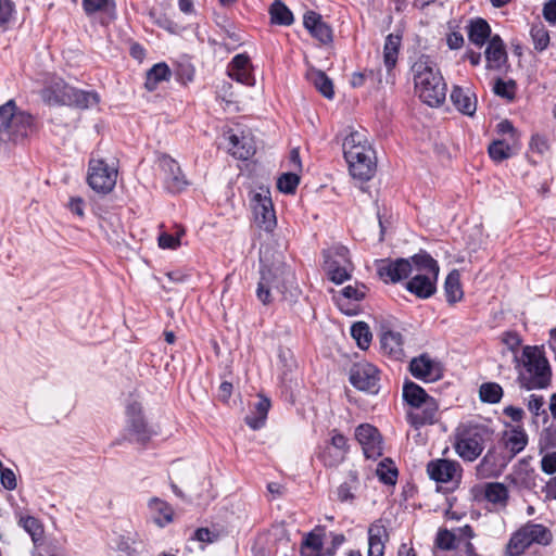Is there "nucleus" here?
<instances>
[{"label": "nucleus", "instance_id": "4", "mask_svg": "<svg viewBox=\"0 0 556 556\" xmlns=\"http://www.w3.org/2000/svg\"><path fill=\"white\" fill-rule=\"evenodd\" d=\"M414 273L406 282V289L419 299H429L437 291L439 276L438 262L427 252H420L412 256Z\"/></svg>", "mask_w": 556, "mask_h": 556}, {"label": "nucleus", "instance_id": "56", "mask_svg": "<svg viewBox=\"0 0 556 556\" xmlns=\"http://www.w3.org/2000/svg\"><path fill=\"white\" fill-rule=\"evenodd\" d=\"M185 233L182 228H179L176 235L162 233L159 237V245L162 249H176L180 245V237Z\"/></svg>", "mask_w": 556, "mask_h": 556}, {"label": "nucleus", "instance_id": "44", "mask_svg": "<svg viewBox=\"0 0 556 556\" xmlns=\"http://www.w3.org/2000/svg\"><path fill=\"white\" fill-rule=\"evenodd\" d=\"M503 394V388L496 382H484L479 388V396L483 403L496 404Z\"/></svg>", "mask_w": 556, "mask_h": 556}, {"label": "nucleus", "instance_id": "30", "mask_svg": "<svg viewBox=\"0 0 556 556\" xmlns=\"http://www.w3.org/2000/svg\"><path fill=\"white\" fill-rule=\"evenodd\" d=\"M484 55L489 68L498 70L506 62L507 52L500 35H494L490 38Z\"/></svg>", "mask_w": 556, "mask_h": 556}, {"label": "nucleus", "instance_id": "60", "mask_svg": "<svg viewBox=\"0 0 556 556\" xmlns=\"http://www.w3.org/2000/svg\"><path fill=\"white\" fill-rule=\"evenodd\" d=\"M217 534L207 528H199L193 534V539L202 543H213L217 539Z\"/></svg>", "mask_w": 556, "mask_h": 556}, {"label": "nucleus", "instance_id": "22", "mask_svg": "<svg viewBox=\"0 0 556 556\" xmlns=\"http://www.w3.org/2000/svg\"><path fill=\"white\" fill-rule=\"evenodd\" d=\"M460 465L455 460L434 459L428 463L427 472L429 477L440 483L452 482L460 477Z\"/></svg>", "mask_w": 556, "mask_h": 556}, {"label": "nucleus", "instance_id": "63", "mask_svg": "<svg viewBox=\"0 0 556 556\" xmlns=\"http://www.w3.org/2000/svg\"><path fill=\"white\" fill-rule=\"evenodd\" d=\"M13 12L12 3L9 0H0V25L7 23Z\"/></svg>", "mask_w": 556, "mask_h": 556}, {"label": "nucleus", "instance_id": "1", "mask_svg": "<svg viewBox=\"0 0 556 556\" xmlns=\"http://www.w3.org/2000/svg\"><path fill=\"white\" fill-rule=\"evenodd\" d=\"M415 90L429 106H440L446 98V84L429 55H420L413 64Z\"/></svg>", "mask_w": 556, "mask_h": 556}, {"label": "nucleus", "instance_id": "46", "mask_svg": "<svg viewBox=\"0 0 556 556\" xmlns=\"http://www.w3.org/2000/svg\"><path fill=\"white\" fill-rule=\"evenodd\" d=\"M358 486V476L356 471L351 470L348 475V479L340 484L338 488V498L341 502H348L354 500V491Z\"/></svg>", "mask_w": 556, "mask_h": 556}, {"label": "nucleus", "instance_id": "24", "mask_svg": "<svg viewBox=\"0 0 556 556\" xmlns=\"http://www.w3.org/2000/svg\"><path fill=\"white\" fill-rule=\"evenodd\" d=\"M410 374L424 381H437L442 377V368L439 363L422 354L412 359L409 364Z\"/></svg>", "mask_w": 556, "mask_h": 556}, {"label": "nucleus", "instance_id": "49", "mask_svg": "<svg viewBox=\"0 0 556 556\" xmlns=\"http://www.w3.org/2000/svg\"><path fill=\"white\" fill-rule=\"evenodd\" d=\"M538 444L540 453L556 447V422L552 421L549 426L542 429Z\"/></svg>", "mask_w": 556, "mask_h": 556}, {"label": "nucleus", "instance_id": "36", "mask_svg": "<svg viewBox=\"0 0 556 556\" xmlns=\"http://www.w3.org/2000/svg\"><path fill=\"white\" fill-rule=\"evenodd\" d=\"M403 397L414 409L420 408L422 403L432 399L420 386L412 381L405 382L403 387Z\"/></svg>", "mask_w": 556, "mask_h": 556}, {"label": "nucleus", "instance_id": "23", "mask_svg": "<svg viewBox=\"0 0 556 556\" xmlns=\"http://www.w3.org/2000/svg\"><path fill=\"white\" fill-rule=\"evenodd\" d=\"M367 291L368 288L364 283L355 282L354 285H349L340 291L334 292L333 300L342 313L353 315L355 314V309L350 306V303L362 301L366 296Z\"/></svg>", "mask_w": 556, "mask_h": 556}, {"label": "nucleus", "instance_id": "51", "mask_svg": "<svg viewBox=\"0 0 556 556\" xmlns=\"http://www.w3.org/2000/svg\"><path fill=\"white\" fill-rule=\"evenodd\" d=\"M489 155L495 162H502L511 156V148L503 140H495L489 146Z\"/></svg>", "mask_w": 556, "mask_h": 556}, {"label": "nucleus", "instance_id": "16", "mask_svg": "<svg viewBox=\"0 0 556 556\" xmlns=\"http://www.w3.org/2000/svg\"><path fill=\"white\" fill-rule=\"evenodd\" d=\"M159 166L162 169L165 188L172 193L181 192L188 185L179 164L169 155L159 157Z\"/></svg>", "mask_w": 556, "mask_h": 556}, {"label": "nucleus", "instance_id": "35", "mask_svg": "<svg viewBox=\"0 0 556 556\" xmlns=\"http://www.w3.org/2000/svg\"><path fill=\"white\" fill-rule=\"evenodd\" d=\"M269 407L270 401L265 396H260L251 414L245 417L247 425L253 430L261 429L265 425Z\"/></svg>", "mask_w": 556, "mask_h": 556}, {"label": "nucleus", "instance_id": "50", "mask_svg": "<svg viewBox=\"0 0 556 556\" xmlns=\"http://www.w3.org/2000/svg\"><path fill=\"white\" fill-rule=\"evenodd\" d=\"M516 89H517L516 83L511 79L504 80L502 78H497L493 86V92L496 96H498L503 99H506L508 101H513L515 99Z\"/></svg>", "mask_w": 556, "mask_h": 556}, {"label": "nucleus", "instance_id": "52", "mask_svg": "<svg viewBox=\"0 0 556 556\" xmlns=\"http://www.w3.org/2000/svg\"><path fill=\"white\" fill-rule=\"evenodd\" d=\"M299 182L300 178L295 173H285L278 178L277 188L283 193L292 194Z\"/></svg>", "mask_w": 556, "mask_h": 556}, {"label": "nucleus", "instance_id": "62", "mask_svg": "<svg viewBox=\"0 0 556 556\" xmlns=\"http://www.w3.org/2000/svg\"><path fill=\"white\" fill-rule=\"evenodd\" d=\"M543 16L547 22L556 24V0H549L544 4Z\"/></svg>", "mask_w": 556, "mask_h": 556}, {"label": "nucleus", "instance_id": "47", "mask_svg": "<svg viewBox=\"0 0 556 556\" xmlns=\"http://www.w3.org/2000/svg\"><path fill=\"white\" fill-rule=\"evenodd\" d=\"M544 397L539 394H531L527 400V408L532 414L533 422H536V418L543 417V421L546 422L548 419V414L544 408Z\"/></svg>", "mask_w": 556, "mask_h": 556}, {"label": "nucleus", "instance_id": "55", "mask_svg": "<svg viewBox=\"0 0 556 556\" xmlns=\"http://www.w3.org/2000/svg\"><path fill=\"white\" fill-rule=\"evenodd\" d=\"M323 549V540L319 535L309 533L301 547V554L303 556H308L309 553H319Z\"/></svg>", "mask_w": 556, "mask_h": 556}, {"label": "nucleus", "instance_id": "17", "mask_svg": "<svg viewBox=\"0 0 556 556\" xmlns=\"http://www.w3.org/2000/svg\"><path fill=\"white\" fill-rule=\"evenodd\" d=\"M529 437L521 425L505 430L498 440V447L502 453L511 460L521 453L528 445Z\"/></svg>", "mask_w": 556, "mask_h": 556}, {"label": "nucleus", "instance_id": "27", "mask_svg": "<svg viewBox=\"0 0 556 556\" xmlns=\"http://www.w3.org/2000/svg\"><path fill=\"white\" fill-rule=\"evenodd\" d=\"M438 410L439 405L437 401L433 397L427 400L420 405V408H415L407 414L408 422L415 428L432 425L437 421Z\"/></svg>", "mask_w": 556, "mask_h": 556}, {"label": "nucleus", "instance_id": "53", "mask_svg": "<svg viewBox=\"0 0 556 556\" xmlns=\"http://www.w3.org/2000/svg\"><path fill=\"white\" fill-rule=\"evenodd\" d=\"M83 7L87 14H93L99 11L110 12L115 4L113 0H83Z\"/></svg>", "mask_w": 556, "mask_h": 556}, {"label": "nucleus", "instance_id": "6", "mask_svg": "<svg viewBox=\"0 0 556 556\" xmlns=\"http://www.w3.org/2000/svg\"><path fill=\"white\" fill-rule=\"evenodd\" d=\"M261 277L257 283L256 296L264 305H268L273 302L271 289L283 293L294 277L293 273L283 262L277 261L267 265L261 260Z\"/></svg>", "mask_w": 556, "mask_h": 556}, {"label": "nucleus", "instance_id": "21", "mask_svg": "<svg viewBox=\"0 0 556 556\" xmlns=\"http://www.w3.org/2000/svg\"><path fill=\"white\" fill-rule=\"evenodd\" d=\"M509 462V457L498 452L496 447L489 448L476 467L477 476L481 479L497 477Z\"/></svg>", "mask_w": 556, "mask_h": 556}, {"label": "nucleus", "instance_id": "64", "mask_svg": "<svg viewBox=\"0 0 556 556\" xmlns=\"http://www.w3.org/2000/svg\"><path fill=\"white\" fill-rule=\"evenodd\" d=\"M84 207H85V202L81 198H79V197L71 198V200L68 202V208L71 210L72 213L76 214L79 217H84Z\"/></svg>", "mask_w": 556, "mask_h": 556}, {"label": "nucleus", "instance_id": "12", "mask_svg": "<svg viewBox=\"0 0 556 556\" xmlns=\"http://www.w3.org/2000/svg\"><path fill=\"white\" fill-rule=\"evenodd\" d=\"M348 452V439L337 429H333L329 432V440L319 447L317 458L326 467L332 468L339 466L345 459Z\"/></svg>", "mask_w": 556, "mask_h": 556}, {"label": "nucleus", "instance_id": "39", "mask_svg": "<svg viewBox=\"0 0 556 556\" xmlns=\"http://www.w3.org/2000/svg\"><path fill=\"white\" fill-rule=\"evenodd\" d=\"M483 494L484 498L494 505L506 506L508 502V490L500 482L485 483Z\"/></svg>", "mask_w": 556, "mask_h": 556}, {"label": "nucleus", "instance_id": "42", "mask_svg": "<svg viewBox=\"0 0 556 556\" xmlns=\"http://www.w3.org/2000/svg\"><path fill=\"white\" fill-rule=\"evenodd\" d=\"M18 526L30 535L35 544L42 540L43 527L37 518L18 514Z\"/></svg>", "mask_w": 556, "mask_h": 556}, {"label": "nucleus", "instance_id": "58", "mask_svg": "<svg viewBox=\"0 0 556 556\" xmlns=\"http://www.w3.org/2000/svg\"><path fill=\"white\" fill-rule=\"evenodd\" d=\"M0 482L5 490L13 491L17 486L16 475L12 469L4 468L0 472Z\"/></svg>", "mask_w": 556, "mask_h": 556}, {"label": "nucleus", "instance_id": "61", "mask_svg": "<svg viewBox=\"0 0 556 556\" xmlns=\"http://www.w3.org/2000/svg\"><path fill=\"white\" fill-rule=\"evenodd\" d=\"M503 414L514 422H521L525 417V410L520 407L508 405L504 407Z\"/></svg>", "mask_w": 556, "mask_h": 556}, {"label": "nucleus", "instance_id": "15", "mask_svg": "<svg viewBox=\"0 0 556 556\" xmlns=\"http://www.w3.org/2000/svg\"><path fill=\"white\" fill-rule=\"evenodd\" d=\"M378 369L369 363L354 364L350 370V382L361 391L378 392Z\"/></svg>", "mask_w": 556, "mask_h": 556}, {"label": "nucleus", "instance_id": "40", "mask_svg": "<svg viewBox=\"0 0 556 556\" xmlns=\"http://www.w3.org/2000/svg\"><path fill=\"white\" fill-rule=\"evenodd\" d=\"M382 350L394 357H399L403 352L402 334L396 331H386L382 333L381 339Z\"/></svg>", "mask_w": 556, "mask_h": 556}, {"label": "nucleus", "instance_id": "10", "mask_svg": "<svg viewBox=\"0 0 556 556\" xmlns=\"http://www.w3.org/2000/svg\"><path fill=\"white\" fill-rule=\"evenodd\" d=\"M325 270L328 279L336 285L350 280L354 270V264L350 257L348 248L334 244L323 251Z\"/></svg>", "mask_w": 556, "mask_h": 556}, {"label": "nucleus", "instance_id": "34", "mask_svg": "<svg viewBox=\"0 0 556 556\" xmlns=\"http://www.w3.org/2000/svg\"><path fill=\"white\" fill-rule=\"evenodd\" d=\"M402 36L397 34H390L387 36L383 46V63L390 74L397 63Z\"/></svg>", "mask_w": 556, "mask_h": 556}, {"label": "nucleus", "instance_id": "57", "mask_svg": "<svg viewBox=\"0 0 556 556\" xmlns=\"http://www.w3.org/2000/svg\"><path fill=\"white\" fill-rule=\"evenodd\" d=\"M501 342L513 353H517L522 343L520 336L516 331H505L501 336Z\"/></svg>", "mask_w": 556, "mask_h": 556}, {"label": "nucleus", "instance_id": "25", "mask_svg": "<svg viewBox=\"0 0 556 556\" xmlns=\"http://www.w3.org/2000/svg\"><path fill=\"white\" fill-rule=\"evenodd\" d=\"M304 27L320 43L332 42V28L324 21L323 16L315 11H307L303 16Z\"/></svg>", "mask_w": 556, "mask_h": 556}, {"label": "nucleus", "instance_id": "26", "mask_svg": "<svg viewBox=\"0 0 556 556\" xmlns=\"http://www.w3.org/2000/svg\"><path fill=\"white\" fill-rule=\"evenodd\" d=\"M227 73L230 78L247 86H253L255 78L252 74L250 58L244 54H237L228 65Z\"/></svg>", "mask_w": 556, "mask_h": 556}, {"label": "nucleus", "instance_id": "45", "mask_svg": "<svg viewBox=\"0 0 556 556\" xmlns=\"http://www.w3.org/2000/svg\"><path fill=\"white\" fill-rule=\"evenodd\" d=\"M351 336L362 350L368 349L372 339L369 326L364 321H357L352 325Z\"/></svg>", "mask_w": 556, "mask_h": 556}, {"label": "nucleus", "instance_id": "48", "mask_svg": "<svg viewBox=\"0 0 556 556\" xmlns=\"http://www.w3.org/2000/svg\"><path fill=\"white\" fill-rule=\"evenodd\" d=\"M534 49L538 51H543L548 47L549 43V35L547 29L542 23H538L532 25L530 30Z\"/></svg>", "mask_w": 556, "mask_h": 556}, {"label": "nucleus", "instance_id": "43", "mask_svg": "<svg viewBox=\"0 0 556 556\" xmlns=\"http://www.w3.org/2000/svg\"><path fill=\"white\" fill-rule=\"evenodd\" d=\"M271 23L289 26L293 23V14L280 0H276L269 9Z\"/></svg>", "mask_w": 556, "mask_h": 556}, {"label": "nucleus", "instance_id": "18", "mask_svg": "<svg viewBox=\"0 0 556 556\" xmlns=\"http://www.w3.org/2000/svg\"><path fill=\"white\" fill-rule=\"evenodd\" d=\"M475 536V532L469 525L448 530L440 528L434 539V547L442 551H452L457 548L462 543L470 541Z\"/></svg>", "mask_w": 556, "mask_h": 556}, {"label": "nucleus", "instance_id": "28", "mask_svg": "<svg viewBox=\"0 0 556 556\" xmlns=\"http://www.w3.org/2000/svg\"><path fill=\"white\" fill-rule=\"evenodd\" d=\"M451 101L463 114L472 116L477 111V97L470 88L454 86L451 91Z\"/></svg>", "mask_w": 556, "mask_h": 556}, {"label": "nucleus", "instance_id": "19", "mask_svg": "<svg viewBox=\"0 0 556 556\" xmlns=\"http://www.w3.org/2000/svg\"><path fill=\"white\" fill-rule=\"evenodd\" d=\"M126 415L128 431L137 442L146 443L155 434V431L147 425L139 403L129 404Z\"/></svg>", "mask_w": 556, "mask_h": 556}, {"label": "nucleus", "instance_id": "32", "mask_svg": "<svg viewBox=\"0 0 556 556\" xmlns=\"http://www.w3.org/2000/svg\"><path fill=\"white\" fill-rule=\"evenodd\" d=\"M148 507L153 521L159 527H165L173 521L174 510L167 502L159 497H152L148 503Z\"/></svg>", "mask_w": 556, "mask_h": 556}, {"label": "nucleus", "instance_id": "14", "mask_svg": "<svg viewBox=\"0 0 556 556\" xmlns=\"http://www.w3.org/2000/svg\"><path fill=\"white\" fill-rule=\"evenodd\" d=\"M251 206L256 225L267 232L273 231L277 220L269 191L254 192L251 199Z\"/></svg>", "mask_w": 556, "mask_h": 556}, {"label": "nucleus", "instance_id": "2", "mask_svg": "<svg viewBox=\"0 0 556 556\" xmlns=\"http://www.w3.org/2000/svg\"><path fill=\"white\" fill-rule=\"evenodd\" d=\"M518 362V383L526 390L545 389L551 384L552 370L543 351L538 346L527 345Z\"/></svg>", "mask_w": 556, "mask_h": 556}, {"label": "nucleus", "instance_id": "41", "mask_svg": "<svg viewBox=\"0 0 556 556\" xmlns=\"http://www.w3.org/2000/svg\"><path fill=\"white\" fill-rule=\"evenodd\" d=\"M169 76V67L165 63H157L148 71L144 86L149 91H153L159 83L168 80Z\"/></svg>", "mask_w": 556, "mask_h": 556}, {"label": "nucleus", "instance_id": "31", "mask_svg": "<svg viewBox=\"0 0 556 556\" xmlns=\"http://www.w3.org/2000/svg\"><path fill=\"white\" fill-rule=\"evenodd\" d=\"M229 141V153L238 160H248L255 153V144L250 136L242 135H230Z\"/></svg>", "mask_w": 556, "mask_h": 556}, {"label": "nucleus", "instance_id": "33", "mask_svg": "<svg viewBox=\"0 0 556 556\" xmlns=\"http://www.w3.org/2000/svg\"><path fill=\"white\" fill-rule=\"evenodd\" d=\"M468 38L471 43L481 48L491 38V27L489 23L481 17L470 21L468 26Z\"/></svg>", "mask_w": 556, "mask_h": 556}, {"label": "nucleus", "instance_id": "29", "mask_svg": "<svg viewBox=\"0 0 556 556\" xmlns=\"http://www.w3.org/2000/svg\"><path fill=\"white\" fill-rule=\"evenodd\" d=\"M389 533L381 520H377L368 528V556H383L384 544Z\"/></svg>", "mask_w": 556, "mask_h": 556}, {"label": "nucleus", "instance_id": "37", "mask_svg": "<svg viewBox=\"0 0 556 556\" xmlns=\"http://www.w3.org/2000/svg\"><path fill=\"white\" fill-rule=\"evenodd\" d=\"M444 291L446 301L455 304L463 299L464 292L460 285V274L457 269H453L446 277L444 282Z\"/></svg>", "mask_w": 556, "mask_h": 556}, {"label": "nucleus", "instance_id": "20", "mask_svg": "<svg viewBox=\"0 0 556 556\" xmlns=\"http://www.w3.org/2000/svg\"><path fill=\"white\" fill-rule=\"evenodd\" d=\"M355 438L363 447L367 458L376 459L382 454V441L379 431L368 424L359 425L355 430Z\"/></svg>", "mask_w": 556, "mask_h": 556}, {"label": "nucleus", "instance_id": "54", "mask_svg": "<svg viewBox=\"0 0 556 556\" xmlns=\"http://www.w3.org/2000/svg\"><path fill=\"white\" fill-rule=\"evenodd\" d=\"M377 476L383 483L394 484L397 478V469L392 465L391 462L389 465H387L384 462H381L377 468Z\"/></svg>", "mask_w": 556, "mask_h": 556}, {"label": "nucleus", "instance_id": "7", "mask_svg": "<svg viewBox=\"0 0 556 556\" xmlns=\"http://www.w3.org/2000/svg\"><path fill=\"white\" fill-rule=\"evenodd\" d=\"M552 540L553 534L547 527L528 521L510 535L505 553L507 556H521L530 546H546Z\"/></svg>", "mask_w": 556, "mask_h": 556}, {"label": "nucleus", "instance_id": "38", "mask_svg": "<svg viewBox=\"0 0 556 556\" xmlns=\"http://www.w3.org/2000/svg\"><path fill=\"white\" fill-rule=\"evenodd\" d=\"M307 78L325 98H333L332 80L323 71L312 68L307 73Z\"/></svg>", "mask_w": 556, "mask_h": 556}, {"label": "nucleus", "instance_id": "8", "mask_svg": "<svg viewBox=\"0 0 556 556\" xmlns=\"http://www.w3.org/2000/svg\"><path fill=\"white\" fill-rule=\"evenodd\" d=\"M42 98L49 104L75 105L80 109L91 108L99 102L97 92L73 88L63 80L55 81L53 86L45 88Z\"/></svg>", "mask_w": 556, "mask_h": 556}, {"label": "nucleus", "instance_id": "9", "mask_svg": "<svg viewBox=\"0 0 556 556\" xmlns=\"http://www.w3.org/2000/svg\"><path fill=\"white\" fill-rule=\"evenodd\" d=\"M490 434L489 428L482 425L459 428L454 443L456 454L465 462L476 460L482 454Z\"/></svg>", "mask_w": 556, "mask_h": 556}, {"label": "nucleus", "instance_id": "59", "mask_svg": "<svg viewBox=\"0 0 556 556\" xmlns=\"http://www.w3.org/2000/svg\"><path fill=\"white\" fill-rule=\"evenodd\" d=\"M541 468L548 475L556 472V452L547 453L542 457Z\"/></svg>", "mask_w": 556, "mask_h": 556}, {"label": "nucleus", "instance_id": "13", "mask_svg": "<svg viewBox=\"0 0 556 556\" xmlns=\"http://www.w3.org/2000/svg\"><path fill=\"white\" fill-rule=\"evenodd\" d=\"M377 274L386 283H396L408 278L414 273V263L409 258L378 260L376 262Z\"/></svg>", "mask_w": 556, "mask_h": 556}, {"label": "nucleus", "instance_id": "3", "mask_svg": "<svg viewBox=\"0 0 556 556\" xmlns=\"http://www.w3.org/2000/svg\"><path fill=\"white\" fill-rule=\"evenodd\" d=\"M343 153L353 178L369 180L376 170L374 150L362 131H352L343 141Z\"/></svg>", "mask_w": 556, "mask_h": 556}, {"label": "nucleus", "instance_id": "5", "mask_svg": "<svg viewBox=\"0 0 556 556\" xmlns=\"http://www.w3.org/2000/svg\"><path fill=\"white\" fill-rule=\"evenodd\" d=\"M35 129L33 116L20 110L14 100L0 105V142L17 143Z\"/></svg>", "mask_w": 556, "mask_h": 556}, {"label": "nucleus", "instance_id": "11", "mask_svg": "<svg viewBox=\"0 0 556 556\" xmlns=\"http://www.w3.org/2000/svg\"><path fill=\"white\" fill-rule=\"evenodd\" d=\"M117 179V170L109 166L104 160L92 157L89 161L87 181L92 190L98 193H110Z\"/></svg>", "mask_w": 556, "mask_h": 556}]
</instances>
